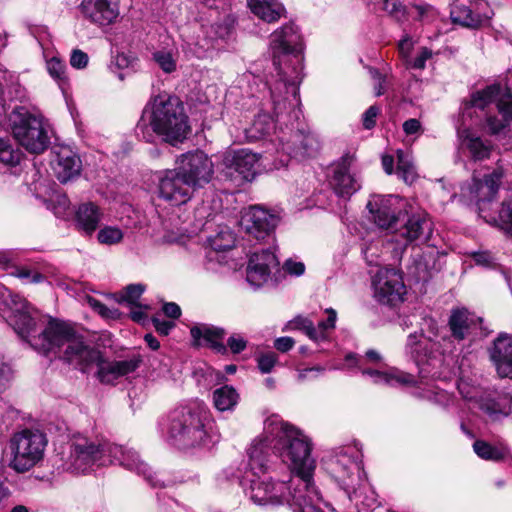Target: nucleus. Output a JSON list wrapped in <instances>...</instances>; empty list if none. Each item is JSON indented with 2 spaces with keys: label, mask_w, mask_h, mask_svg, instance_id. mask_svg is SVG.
<instances>
[{
  "label": "nucleus",
  "mask_w": 512,
  "mask_h": 512,
  "mask_svg": "<svg viewBox=\"0 0 512 512\" xmlns=\"http://www.w3.org/2000/svg\"><path fill=\"white\" fill-rule=\"evenodd\" d=\"M80 10L90 22L105 26L113 23L119 15L118 0H82Z\"/></svg>",
  "instance_id": "4be33fe9"
},
{
  "label": "nucleus",
  "mask_w": 512,
  "mask_h": 512,
  "mask_svg": "<svg viewBox=\"0 0 512 512\" xmlns=\"http://www.w3.org/2000/svg\"><path fill=\"white\" fill-rule=\"evenodd\" d=\"M407 201L398 195H373L367 203L372 221L377 227L394 231L407 214Z\"/></svg>",
  "instance_id": "f8f14e48"
},
{
  "label": "nucleus",
  "mask_w": 512,
  "mask_h": 512,
  "mask_svg": "<svg viewBox=\"0 0 512 512\" xmlns=\"http://www.w3.org/2000/svg\"><path fill=\"white\" fill-rule=\"evenodd\" d=\"M326 313L328 315L327 319L325 321H320L318 323V326L316 327V329L318 330L319 340L325 339L327 332L329 330L334 329V327H335V323H336V319H337L336 311L332 308H329V309H326Z\"/></svg>",
  "instance_id": "13d9d810"
},
{
  "label": "nucleus",
  "mask_w": 512,
  "mask_h": 512,
  "mask_svg": "<svg viewBox=\"0 0 512 512\" xmlns=\"http://www.w3.org/2000/svg\"><path fill=\"white\" fill-rule=\"evenodd\" d=\"M114 64L122 70L135 69L138 65V57L132 52H121L115 56Z\"/></svg>",
  "instance_id": "5fc2aeb1"
},
{
  "label": "nucleus",
  "mask_w": 512,
  "mask_h": 512,
  "mask_svg": "<svg viewBox=\"0 0 512 512\" xmlns=\"http://www.w3.org/2000/svg\"><path fill=\"white\" fill-rule=\"evenodd\" d=\"M323 466L327 474L345 492L354 491L355 486L361 484L365 478L358 453L352 447H342L335 450L323 459Z\"/></svg>",
  "instance_id": "9d476101"
},
{
  "label": "nucleus",
  "mask_w": 512,
  "mask_h": 512,
  "mask_svg": "<svg viewBox=\"0 0 512 512\" xmlns=\"http://www.w3.org/2000/svg\"><path fill=\"white\" fill-rule=\"evenodd\" d=\"M248 461L240 478V485L252 502L257 505L288 504L293 512H323L319 502L301 499L299 505L294 501L295 489L288 483L273 482L263 476L268 469V451L263 448V441H253L247 451Z\"/></svg>",
  "instance_id": "20e7f679"
},
{
  "label": "nucleus",
  "mask_w": 512,
  "mask_h": 512,
  "mask_svg": "<svg viewBox=\"0 0 512 512\" xmlns=\"http://www.w3.org/2000/svg\"><path fill=\"white\" fill-rule=\"evenodd\" d=\"M474 452L482 459L497 460L500 458V452L485 441L477 440L473 444Z\"/></svg>",
  "instance_id": "3c124183"
},
{
  "label": "nucleus",
  "mask_w": 512,
  "mask_h": 512,
  "mask_svg": "<svg viewBox=\"0 0 512 512\" xmlns=\"http://www.w3.org/2000/svg\"><path fill=\"white\" fill-rule=\"evenodd\" d=\"M432 50L427 47L420 48L414 59H408L406 65L413 69L423 70L426 67V61L432 57Z\"/></svg>",
  "instance_id": "bf43d9fd"
},
{
  "label": "nucleus",
  "mask_w": 512,
  "mask_h": 512,
  "mask_svg": "<svg viewBox=\"0 0 512 512\" xmlns=\"http://www.w3.org/2000/svg\"><path fill=\"white\" fill-rule=\"evenodd\" d=\"M458 137L461 145L469 152L470 157L475 161L488 159L493 150L489 140H485L470 129L458 130Z\"/></svg>",
  "instance_id": "7c9ffc66"
},
{
  "label": "nucleus",
  "mask_w": 512,
  "mask_h": 512,
  "mask_svg": "<svg viewBox=\"0 0 512 512\" xmlns=\"http://www.w3.org/2000/svg\"><path fill=\"white\" fill-rule=\"evenodd\" d=\"M152 58L159 68L165 73H172L177 68L176 54L171 50H158L152 54Z\"/></svg>",
  "instance_id": "79ce46f5"
},
{
  "label": "nucleus",
  "mask_w": 512,
  "mask_h": 512,
  "mask_svg": "<svg viewBox=\"0 0 512 512\" xmlns=\"http://www.w3.org/2000/svg\"><path fill=\"white\" fill-rule=\"evenodd\" d=\"M137 131L142 133L146 142L154 141L153 133L173 145L182 142L190 132L183 104L176 97H157L151 110L144 111Z\"/></svg>",
  "instance_id": "39448f33"
},
{
  "label": "nucleus",
  "mask_w": 512,
  "mask_h": 512,
  "mask_svg": "<svg viewBox=\"0 0 512 512\" xmlns=\"http://www.w3.org/2000/svg\"><path fill=\"white\" fill-rule=\"evenodd\" d=\"M107 456L110 458L108 464L117 463L128 470L143 475L152 486L159 485L158 481L154 479L149 466L140 459L136 451L108 442Z\"/></svg>",
  "instance_id": "412c9836"
},
{
  "label": "nucleus",
  "mask_w": 512,
  "mask_h": 512,
  "mask_svg": "<svg viewBox=\"0 0 512 512\" xmlns=\"http://www.w3.org/2000/svg\"><path fill=\"white\" fill-rule=\"evenodd\" d=\"M480 6H486V3H478L477 11H473L471 7L462 3H456L451 8V19L454 23L467 28H479L490 19L488 13L479 12Z\"/></svg>",
  "instance_id": "2f4dec72"
},
{
  "label": "nucleus",
  "mask_w": 512,
  "mask_h": 512,
  "mask_svg": "<svg viewBox=\"0 0 512 512\" xmlns=\"http://www.w3.org/2000/svg\"><path fill=\"white\" fill-rule=\"evenodd\" d=\"M270 50L276 79L268 86L274 113L278 116L300 104L298 86L302 80L303 43L299 29L287 24L271 34Z\"/></svg>",
  "instance_id": "7ed1b4c3"
},
{
  "label": "nucleus",
  "mask_w": 512,
  "mask_h": 512,
  "mask_svg": "<svg viewBox=\"0 0 512 512\" xmlns=\"http://www.w3.org/2000/svg\"><path fill=\"white\" fill-rule=\"evenodd\" d=\"M413 41L409 36H405L398 44L399 53L405 62L409 59L411 50L413 48Z\"/></svg>",
  "instance_id": "774afa93"
},
{
  "label": "nucleus",
  "mask_w": 512,
  "mask_h": 512,
  "mask_svg": "<svg viewBox=\"0 0 512 512\" xmlns=\"http://www.w3.org/2000/svg\"><path fill=\"white\" fill-rule=\"evenodd\" d=\"M11 122L14 138L27 151L39 154L47 149L49 137L42 118L20 108L13 112Z\"/></svg>",
  "instance_id": "9b49d317"
},
{
  "label": "nucleus",
  "mask_w": 512,
  "mask_h": 512,
  "mask_svg": "<svg viewBox=\"0 0 512 512\" xmlns=\"http://www.w3.org/2000/svg\"><path fill=\"white\" fill-rule=\"evenodd\" d=\"M88 55L82 50L75 49L71 53L70 64L76 69H83L88 64Z\"/></svg>",
  "instance_id": "0e129e2a"
},
{
  "label": "nucleus",
  "mask_w": 512,
  "mask_h": 512,
  "mask_svg": "<svg viewBox=\"0 0 512 512\" xmlns=\"http://www.w3.org/2000/svg\"><path fill=\"white\" fill-rule=\"evenodd\" d=\"M412 7L416 10V19L419 21L431 22L437 17V11L429 4H414Z\"/></svg>",
  "instance_id": "052dcab7"
},
{
  "label": "nucleus",
  "mask_w": 512,
  "mask_h": 512,
  "mask_svg": "<svg viewBox=\"0 0 512 512\" xmlns=\"http://www.w3.org/2000/svg\"><path fill=\"white\" fill-rule=\"evenodd\" d=\"M88 304L95 312L105 319H118L120 317L118 309H111L95 298H89Z\"/></svg>",
  "instance_id": "864d4df0"
},
{
  "label": "nucleus",
  "mask_w": 512,
  "mask_h": 512,
  "mask_svg": "<svg viewBox=\"0 0 512 512\" xmlns=\"http://www.w3.org/2000/svg\"><path fill=\"white\" fill-rule=\"evenodd\" d=\"M168 433L173 444L183 449L206 447L217 441L212 414L204 403L174 410Z\"/></svg>",
  "instance_id": "423d86ee"
},
{
  "label": "nucleus",
  "mask_w": 512,
  "mask_h": 512,
  "mask_svg": "<svg viewBox=\"0 0 512 512\" xmlns=\"http://www.w3.org/2000/svg\"><path fill=\"white\" fill-rule=\"evenodd\" d=\"M424 321L429 328V335H425L423 329L419 335L412 333L408 336L405 346L406 354L410 356L418 366L436 358L437 354L443 353L441 345L435 339L438 331L437 323L431 318L424 319Z\"/></svg>",
  "instance_id": "2eb2a0df"
},
{
  "label": "nucleus",
  "mask_w": 512,
  "mask_h": 512,
  "mask_svg": "<svg viewBox=\"0 0 512 512\" xmlns=\"http://www.w3.org/2000/svg\"><path fill=\"white\" fill-rule=\"evenodd\" d=\"M108 441L86 436L73 437L62 454L61 467L73 474H86L95 468L106 466L110 458L107 456Z\"/></svg>",
  "instance_id": "6e6552de"
},
{
  "label": "nucleus",
  "mask_w": 512,
  "mask_h": 512,
  "mask_svg": "<svg viewBox=\"0 0 512 512\" xmlns=\"http://www.w3.org/2000/svg\"><path fill=\"white\" fill-rule=\"evenodd\" d=\"M503 230L512 234V201H505L501 204L498 218L494 219Z\"/></svg>",
  "instance_id": "09e8293b"
},
{
  "label": "nucleus",
  "mask_w": 512,
  "mask_h": 512,
  "mask_svg": "<svg viewBox=\"0 0 512 512\" xmlns=\"http://www.w3.org/2000/svg\"><path fill=\"white\" fill-rule=\"evenodd\" d=\"M279 271V261L274 252L270 250H262L251 254L247 268V282L259 288L263 286L271 278L273 273Z\"/></svg>",
  "instance_id": "6ab92c4d"
},
{
  "label": "nucleus",
  "mask_w": 512,
  "mask_h": 512,
  "mask_svg": "<svg viewBox=\"0 0 512 512\" xmlns=\"http://www.w3.org/2000/svg\"><path fill=\"white\" fill-rule=\"evenodd\" d=\"M369 73L371 78L375 81L374 91L376 96H381L385 93L386 76L382 75L377 69L370 68Z\"/></svg>",
  "instance_id": "e2e57ef3"
},
{
  "label": "nucleus",
  "mask_w": 512,
  "mask_h": 512,
  "mask_svg": "<svg viewBox=\"0 0 512 512\" xmlns=\"http://www.w3.org/2000/svg\"><path fill=\"white\" fill-rule=\"evenodd\" d=\"M158 181L159 197L172 205L185 204L195 191L178 168L162 172Z\"/></svg>",
  "instance_id": "f3484780"
},
{
  "label": "nucleus",
  "mask_w": 512,
  "mask_h": 512,
  "mask_svg": "<svg viewBox=\"0 0 512 512\" xmlns=\"http://www.w3.org/2000/svg\"><path fill=\"white\" fill-rule=\"evenodd\" d=\"M239 401V394L236 389L229 385L221 386L212 393L214 407L220 411H232Z\"/></svg>",
  "instance_id": "c9c22d12"
},
{
  "label": "nucleus",
  "mask_w": 512,
  "mask_h": 512,
  "mask_svg": "<svg viewBox=\"0 0 512 512\" xmlns=\"http://www.w3.org/2000/svg\"><path fill=\"white\" fill-rule=\"evenodd\" d=\"M258 369L263 374L270 373L278 363V356L274 352H266L256 358Z\"/></svg>",
  "instance_id": "603ef678"
},
{
  "label": "nucleus",
  "mask_w": 512,
  "mask_h": 512,
  "mask_svg": "<svg viewBox=\"0 0 512 512\" xmlns=\"http://www.w3.org/2000/svg\"><path fill=\"white\" fill-rule=\"evenodd\" d=\"M346 367H358L362 374L369 376L374 384L388 386H414L417 379L409 373L403 372L397 368H389L385 371L363 367V359L356 354L349 353L345 357Z\"/></svg>",
  "instance_id": "a211bd4d"
},
{
  "label": "nucleus",
  "mask_w": 512,
  "mask_h": 512,
  "mask_svg": "<svg viewBox=\"0 0 512 512\" xmlns=\"http://www.w3.org/2000/svg\"><path fill=\"white\" fill-rule=\"evenodd\" d=\"M274 130V121L267 113H259L249 128H245V138L249 141L259 140L270 135Z\"/></svg>",
  "instance_id": "e433bc0d"
},
{
  "label": "nucleus",
  "mask_w": 512,
  "mask_h": 512,
  "mask_svg": "<svg viewBox=\"0 0 512 512\" xmlns=\"http://www.w3.org/2000/svg\"><path fill=\"white\" fill-rule=\"evenodd\" d=\"M251 12L267 23L277 22L285 16V7L279 0H247Z\"/></svg>",
  "instance_id": "473e14b6"
},
{
  "label": "nucleus",
  "mask_w": 512,
  "mask_h": 512,
  "mask_svg": "<svg viewBox=\"0 0 512 512\" xmlns=\"http://www.w3.org/2000/svg\"><path fill=\"white\" fill-rule=\"evenodd\" d=\"M279 222L278 215L260 207H250L241 217V227L256 239L270 235Z\"/></svg>",
  "instance_id": "aec40b11"
},
{
  "label": "nucleus",
  "mask_w": 512,
  "mask_h": 512,
  "mask_svg": "<svg viewBox=\"0 0 512 512\" xmlns=\"http://www.w3.org/2000/svg\"><path fill=\"white\" fill-rule=\"evenodd\" d=\"M354 164L355 156L346 153L332 166L330 184L340 197L349 198L360 189V180Z\"/></svg>",
  "instance_id": "dca6fc26"
},
{
  "label": "nucleus",
  "mask_w": 512,
  "mask_h": 512,
  "mask_svg": "<svg viewBox=\"0 0 512 512\" xmlns=\"http://www.w3.org/2000/svg\"><path fill=\"white\" fill-rule=\"evenodd\" d=\"M47 443L46 435L38 429L16 432L9 442L8 466L17 473L29 471L43 459Z\"/></svg>",
  "instance_id": "1a4fd4ad"
},
{
  "label": "nucleus",
  "mask_w": 512,
  "mask_h": 512,
  "mask_svg": "<svg viewBox=\"0 0 512 512\" xmlns=\"http://www.w3.org/2000/svg\"><path fill=\"white\" fill-rule=\"evenodd\" d=\"M103 216L100 208L92 202L83 203L76 211V221L86 234H92L98 227Z\"/></svg>",
  "instance_id": "72a5a7b5"
},
{
  "label": "nucleus",
  "mask_w": 512,
  "mask_h": 512,
  "mask_svg": "<svg viewBox=\"0 0 512 512\" xmlns=\"http://www.w3.org/2000/svg\"><path fill=\"white\" fill-rule=\"evenodd\" d=\"M0 304L4 305V318L14 331L32 348L42 353H54L82 370L98 359V350L88 346L81 334L69 324L50 319L37 333L38 312L17 294L0 283Z\"/></svg>",
  "instance_id": "f257e3e1"
},
{
  "label": "nucleus",
  "mask_w": 512,
  "mask_h": 512,
  "mask_svg": "<svg viewBox=\"0 0 512 512\" xmlns=\"http://www.w3.org/2000/svg\"><path fill=\"white\" fill-rule=\"evenodd\" d=\"M145 291L143 284H130L120 294L119 303H127L130 306H137L138 300Z\"/></svg>",
  "instance_id": "49530a36"
},
{
  "label": "nucleus",
  "mask_w": 512,
  "mask_h": 512,
  "mask_svg": "<svg viewBox=\"0 0 512 512\" xmlns=\"http://www.w3.org/2000/svg\"><path fill=\"white\" fill-rule=\"evenodd\" d=\"M472 108L485 112V127L490 135L506 134L512 123V93L507 87L493 84L473 93L464 114Z\"/></svg>",
  "instance_id": "0eeeda50"
},
{
  "label": "nucleus",
  "mask_w": 512,
  "mask_h": 512,
  "mask_svg": "<svg viewBox=\"0 0 512 512\" xmlns=\"http://www.w3.org/2000/svg\"><path fill=\"white\" fill-rule=\"evenodd\" d=\"M208 242L213 250L226 251L234 247L235 235L228 227H224L215 235L210 236Z\"/></svg>",
  "instance_id": "ea45409f"
},
{
  "label": "nucleus",
  "mask_w": 512,
  "mask_h": 512,
  "mask_svg": "<svg viewBox=\"0 0 512 512\" xmlns=\"http://www.w3.org/2000/svg\"><path fill=\"white\" fill-rule=\"evenodd\" d=\"M379 113L377 106H370L363 115V125L366 129H371L375 126L376 117Z\"/></svg>",
  "instance_id": "338daca9"
},
{
  "label": "nucleus",
  "mask_w": 512,
  "mask_h": 512,
  "mask_svg": "<svg viewBox=\"0 0 512 512\" xmlns=\"http://www.w3.org/2000/svg\"><path fill=\"white\" fill-rule=\"evenodd\" d=\"M480 409L493 421L509 415L511 410L510 406L489 398L481 401Z\"/></svg>",
  "instance_id": "a19ab883"
},
{
  "label": "nucleus",
  "mask_w": 512,
  "mask_h": 512,
  "mask_svg": "<svg viewBox=\"0 0 512 512\" xmlns=\"http://www.w3.org/2000/svg\"><path fill=\"white\" fill-rule=\"evenodd\" d=\"M46 66L49 75L57 81L58 85L63 89L64 85L67 83L65 63L57 56H53L47 60Z\"/></svg>",
  "instance_id": "c03bdc74"
},
{
  "label": "nucleus",
  "mask_w": 512,
  "mask_h": 512,
  "mask_svg": "<svg viewBox=\"0 0 512 512\" xmlns=\"http://www.w3.org/2000/svg\"><path fill=\"white\" fill-rule=\"evenodd\" d=\"M258 162L259 158L257 154L247 149L234 151L225 158L226 166L237 172L245 181L254 179Z\"/></svg>",
  "instance_id": "cd10ccee"
},
{
  "label": "nucleus",
  "mask_w": 512,
  "mask_h": 512,
  "mask_svg": "<svg viewBox=\"0 0 512 512\" xmlns=\"http://www.w3.org/2000/svg\"><path fill=\"white\" fill-rule=\"evenodd\" d=\"M52 169L56 178L66 183L79 175L81 170V161L79 157L68 148H61L56 152L52 161Z\"/></svg>",
  "instance_id": "bb28decb"
},
{
  "label": "nucleus",
  "mask_w": 512,
  "mask_h": 512,
  "mask_svg": "<svg viewBox=\"0 0 512 512\" xmlns=\"http://www.w3.org/2000/svg\"><path fill=\"white\" fill-rule=\"evenodd\" d=\"M283 270L292 276H301L305 272V265L302 262L288 259L283 264Z\"/></svg>",
  "instance_id": "69168bd1"
},
{
  "label": "nucleus",
  "mask_w": 512,
  "mask_h": 512,
  "mask_svg": "<svg viewBox=\"0 0 512 512\" xmlns=\"http://www.w3.org/2000/svg\"><path fill=\"white\" fill-rule=\"evenodd\" d=\"M292 329L302 330L310 339L318 341V330L312 321L306 317L298 316L289 323Z\"/></svg>",
  "instance_id": "8fccbe9b"
},
{
  "label": "nucleus",
  "mask_w": 512,
  "mask_h": 512,
  "mask_svg": "<svg viewBox=\"0 0 512 512\" xmlns=\"http://www.w3.org/2000/svg\"><path fill=\"white\" fill-rule=\"evenodd\" d=\"M373 296L381 304L394 306L404 300L406 286L402 273L390 267H381L372 277Z\"/></svg>",
  "instance_id": "ddd939ff"
},
{
  "label": "nucleus",
  "mask_w": 512,
  "mask_h": 512,
  "mask_svg": "<svg viewBox=\"0 0 512 512\" xmlns=\"http://www.w3.org/2000/svg\"><path fill=\"white\" fill-rule=\"evenodd\" d=\"M396 172L405 183L411 184L415 181L417 178V171L410 153L402 150L397 151Z\"/></svg>",
  "instance_id": "58836bf2"
},
{
  "label": "nucleus",
  "mask_w": 512,
  "mask_h": 512,
  "mask_svg": "<svg viewBox=\"0 0 512 512\" xmlns=\"http://www.w3.org/2000/svg\"><path fill=\"white\" fill-rule=\"evenodd\" d=\"M481 318L467 309L453 310L449 318L452 336L461 341L470 337L480 326Z\"/></svg>",
  "instance_id": "c85d7f7f"
},
{
  "label": "nucleus",
  "mask_w": 512,
  "mask_h": 512,
  "mask_svg": "<svg viewBox=\"0 0 512 512\" xmlns=\"http://www.w3.org/2000/svg\"><path fill=\"white\" fill-rule=\"evenodd\" d=\"M10 275L21 279L24 283H41L45 276L26 266H16L10 272Z\"/></svg>",
  "instance_id": "de8ad7c7"
},
{
  "label": "nucleus",
  "mask_w": 512,
  "mask_h": 512,
  "mask_svg": "<svg viewBox=\"0 0 512 512\" xmlns=\"http://www.w3.org/2000/svg\"><path fill=\"white\" fill-rule=\"evenodd\" d=\"M490 358L495 365L498 375L502 378H512V338L499 336L490 350Z\"/></svg>",
  "instance_id": "a878e982"
},
{
  "label": "nucleus",
  "mask_w": 512,
  "mask_h": 512,
  "mask_svg": "<svg viewBox=\"0 0 512 512\" xmlns=\"http://www.w3.org/2000/svg\"><path fill=\"white\" fill-rule=\"evenodd\" d=\"M190 334L195 345L200 346L202 345V341H204L206 345L217 353H227V347L223 343V339L226 335L224 329L203 324L192 327Z\"/></svg>",
  "instance_id": "c756f323"
},
{
  "label": "nucleus",
  "mask_w": 512,
  "mask_h": 512,
  "mask_svg": "<svg viewBox=\"0 0 512 512\" xmlns=\"http://www.w3.org/2000/svg\"><path fill=\"white\" fill-rule=\"evenodd\" d=\"M124 232L117 226H104L97 233V240L103 245H117L122 242Z\"/></svg>",
  "instance_id": "37998d69"
},
{
  "label": "nucleus",
  "mask_w": 512,
  "mask_h": 512,
  "mask_svg": "<svg viewBox=\"0 0 512 512\" xmlns=\"http://www.w3.org/2000/svg\"><path fill=\"white\" fill-rule=\"evenodd\" d=\"M226 347L233 354H239L246 349L247 340L242 334L234 333L228 338Z\"/></svg>",
  "instance_id": "680f3d73"
},
{
  "label": "nucleus",
  "mask_w": 512,
  "mask_h": 512,
  "mask_svg": "<svg viewBox=\"0 0 512 512\" xmlns=\"http://www.w3.org/2000/svg\"><path fill=\"white\" fill-rule=\"evenodd\" d=\"M223 380L224 375L220 371L208 367L201 375V378L198 379V383L204 388L210 389L214 384L220 383Z\"/></svg>",
  "instance_id": "4d7b16f0"
},
{
  "label": "nucleus",
  "mask_w": 512,
  "mask_h": 512,
  "mask_svg": "<svg viewBox=\"0 0 512 512\" xmlns=\"http://www.w3.org/2000/svg\"><path fill=\"white\" fill-rule=\"evenodd\" d=\"M383 10L397 21L405 19V7L399 0H384Z\"/></svg>",
  "instance_id": "6e6d98bb"
},
{
  "label": "nucleus",
  "mask_w": 512,
  "mask_h": 512,
  "mask_svg": "<svg viewBox=\"0 0 512 512\" xmlns=\"http://www.w3.org/2000/svg\"><path fill=\"white\" fill-rule=\"evenodd\" d=\"M297 139H300L301 146L293 147L289 142L282 143V150L294 157H310L318 150V142L313 136H299L295 135Z\"/></svg>",
  "instance_id": "4c0bfd02"
},
{
  "label": "nucleus",
  "mask_w": 512,
  "mask_h": 512,
  "mask_svg": "<svg viewBox=\"0 0 512 512\" xmlns=\"http://www.w3.org/2000/svg\"><path fill=\"white\" fill-rule=\"evenodd\" d=\"M97 365V377L102 383H112L119 377L125 376L129 373L134 372L139 361L134 359L120 360V361H108L102 358L98 351V359L94 360Z\"/></svg>",
  "instance_id": "393cba45"
},
{
  "label": "nucleus",
  "mask_w": 512,
  "mask_h": 512,
  "mask_svg": "<svg viewBox=\"0 0 512 512\" xmlns=\"http://www.w3.org/2000/svg\"><path fill=\"white\" fill-rule=\"evenodd\" d=\"M22 153L6 140L0 139V162L4 165L15 166L19 164Z\"/></svg>",
  "instance_id": "a18cd8bd"
},
{
  "label": "nucleus",
  "mask_w": 512,
  "mask_h": 512,
  "mask_svg": "<svg viewBox=\"0 0 512 512\" xmlns=\"http://www.w3.org/2000/svg\"><path fill=\"white\" fill-rule=\"evenodd\" d=\"M254 441H263L264 450L278 453L284 462H289L294 475L291 485L295 489L294 501L301 499L321 502L320 492L312 481L315 461L311 457V443L296 427L284 422L278 416L268 417L264 422L263 434Z\"/></svg>",
  "instance_id": "f03ea898"
},
{
  "label": "nucleus",
  "mask_w": 512,
  "mask_h": 512,
  "mask_svg": "<svg viewBox=\"0 0 512 512\" xmlns=\"http://www.w3.org/2000/svg\"><path fill=\"white\" fill-rule=\"evenodd\" d=\"M504 173V168L498 165L490 174L485 175L483 180L474 177L472 184L467 187L470 199L477 204L492 200L498 191Z\"/></svg>",
  "instance_id": "b1692460"
},
{
  "label": "nucleus",
  "mask_w": 512,
  "mask_h": 512,
  "mask_svg": "<svg viewBox=\"0 0 512 512\" xmlns=\"http://www.w3.org/2000/svg\"><path fill=\"white\" fill-rule=\"evenodd\" d=\"M346 494L362 512H371L377 506L376 494L365 478L361 480L360 485L355 486L354 491Z\"/></svg>",
  "instance_id": "f704fd0d"
},
{
  "label": "nucleus",
  "mask_w": 512,
  "mask_h": 512,
  "mask_svg": "<svg viewBox=\"0 0 512 512\" xmlns=\"http://www.w3.org/2000/svg\"><path fill=\"white\" fill-rule=\"evenodd\" d=\"M400 235L407 243L425 242L432 233V222L424 211H415L405 215L400 223Z\"/></svg>",
  "instance_id": "5701e85b"
},
{
  "label": "nucleus",
  "mask_w": 512,
  "mask_h": 512,
  "mask_svg": "<svg viewBox=\"0 0 512 512\" xmlns=\"http://www.w3.org/2000/svg\"><path fill=\"white\" fill-rule=\"evenodd\" d=\"M177 163L178 169L195 190L204 187L213 177L214 164L203 151L182 154Z\"/></svg>",
  "instance_id": "4468645a"
}]
</instances>
